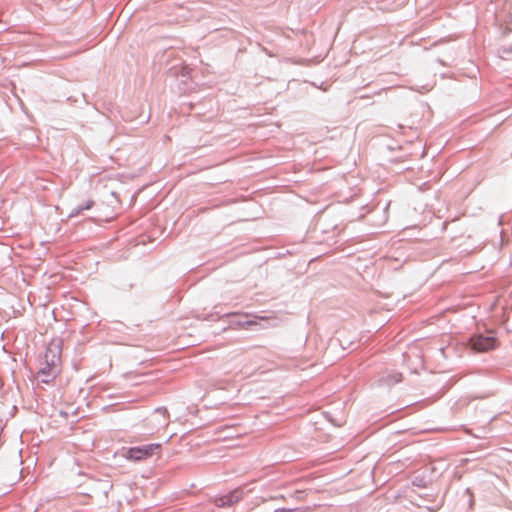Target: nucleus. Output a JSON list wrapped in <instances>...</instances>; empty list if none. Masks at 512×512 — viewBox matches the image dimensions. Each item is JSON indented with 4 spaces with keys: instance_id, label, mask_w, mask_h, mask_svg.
Returning <instances> with one entry per match:
<instances>
[{
    "instance_id": "obj_1",
    "label": "nucleus",
    "mask_w": 512,
    "mask_h": 512,
    "mask_svg": "<svg viewBox=\"0 0 512 512\" xmlns=\"http://www.w3.org/2000/svg\"><path fill=\"white\" fill-rule=\"evenodd\" d=\"M61 353H62V340L61 339H52L47 346L44 360L46 363V367H43L39 371L40 376H44L42 378V382L48 383L50 378H55L59 373V368L61 364Z\"/></svg>"
},
{
    "instance_id": "obj_2",
    "label": "nucleus",
    "mask_w": 512,
    "mask_h": 512,
    "mask_svg": "<svg viewBox=\"0 0 512 512\" xmlns=\"http://www.w3.org/2000/svg\"><path fill=\"white\" fill-rule=\"evenodd\" d=\"M469 345L475 352H488L496 348L497 339L491 333L488 335L478 334L470 338Z\"/></svg>"
},
{
    "instance_id": "obj_3",
    "label": "nucleus",
    "mask_w": 512,
    "mask_h": 512,
    "mask_svg": "<svg viewBox=\"0 0 512 512\" xmlns=\"http://www.w3.org/2000/svg\"><path fill=\"white\" fill-rule=\"evenodd\" d=\"M160 448L161 445L158 443L149 444L142 447H133L129 448L124 456L132 461H140L152 456L154 453L159 451Z\"/></svg>"
},
{
    "instance_id": "obj_4",
    "label": "nucleus",
    "mask_w": 512,
    "mask_h": 512,
    "mask_svg": "<svg viewBox=\"0 0 512 512\" xmlns=\"http://www.w3.org/2000/svg\"><path fill=\"white\" fill-rule=\"evenodd\" d=\"M243 496V492L241 489H235L229 492L226 495L215 498L214 503L218 507H227L238 503Z\"/></svg>"
},
{
    "instance_id": "obj_5",
    "label": "nucleus",
    "mask_w": 512,
    "mask_h": 512,
    "mask_svg": "<svg viewBox=\"0 0 512 512\" xmlns=\"http://www.w3.org/2000/svg\"><path fill=\"white\" fill-rule=\"evenodd\" d=\"M93 202L92 201H88L86 203V205L84 207H81L80 210H87V209H90L91 206H92Z\"/></svg>"
},
{
    "instance_id": "obj_6",
    "label": "nucleus",
    "mask_w": 512,
    "mask_h": 512,
    "mask_svg": "<svg viewBox=\"0 0 512 512\" xmlns=\"http://www.w3.org/2000/svg\"><path fill=\"white\" fill-rule=\"evenodd\" d=\"M256 324V321H247L245 324H243L242 326L243 327H247V326H250V325H254Z\"/></svg>"
},
{
    "instance_id": "obj_7",
    "label": "nucleus",
    "mask_w": 512,
    "mask_h": 512,
    "mask_svg": "<svg viewBox=\"0 0 512 512\" xmlns=\"http://www.w3.org/2000/svg\"><path fill=\"white\" fill-rule=\"evenodd\" d=\"M290 511H291V510H288V509H284V508H282V509H277V510H275L274 512H290Z\"/></svg>"
},
{
    "instance_id": "obj_8",
    "label": "nucleus",
    "mask_w": 512,
    "mask_h": 512,
    "mask_svg": "<svg viewBox=\"0 0 512 512\" xmlns=\"http://www.w3.org/2000/svg\"><path fill=\"white\" fill-rule=\"evenodd\" d=\"M401 380V375L400 374H397V377L395 379V382H399Z\"/></svg>"
}]
</instances>
